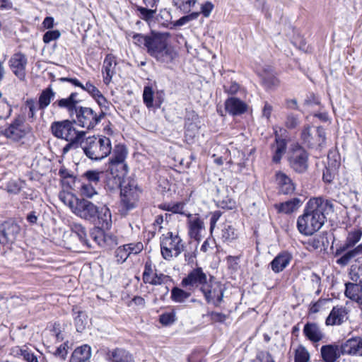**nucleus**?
<instances>
[{
    "mask_svg": "<svg viewBox=\"0 0 362 362\" xmlns=\"http://www.w3.org/2000/svg\"><path fill=\"white\" fill-rule=\"evenodd\" d=\"M191 296V293L179 288H173L171 291V298L177 303H182Z\"/></svg>",
    "mask_w": 362,
    "mask_h": 362,
    "instance_id": "nucleus-44",
    "label": "nucleus"
},
{
    "mask_svg": "<svg viewBox=\"0 0 362 362\" xmlns=\"http://www.w3.org/2000/svg\"><path fill=\"white\" fill-rule=\"evenodd\" d=\"M102 174L103 172L95 170H90L85 172L83 175V177L86 179V182L96 185L100 182Z\"/></svg>",
    "mask_w": 362,
    "mask_h": 362,
    "instance_id": "nucleus-47",
    "label": "nucleus"
},
{
    "mask_svg": "<svg viewBox=\"0 0 362 362\" xmlns=\"http://www.w3.org/2000/svg\"><path fill=\"white\" fill-rule=\"evenodd\" d=\"M162 236L160 247L161 255L165 259L170 260L173 257H177L183 251L184 245L177 235H173L172 232H167Z\"/></svg>",
    "mask_w": 362,
    "mask_h": 362,
    "instance_id": "nucleus-5",
    "label": "nucleus"
},
{
    "mask_svg": "<svg viewBox=\"0 0 362 362\" xmlns=\"http://www.w3.org/2000/svg\"><path fill=\"white\" fill-rule=\"evenodd\" d=\"M354 259L351 251L349 250L339 257L336 262L340 266H346L351 260Z\"/></svg>",
    "mask_w": 362,
    "mask_h": 362,
    "instance_id": "nucleus-57",
    "label": "nucleus"
},
{
    "mask_svg": "<svg viewBox=\"0 0 362 362\" xmlns=\"http://www.w3.org/2000/svg\"><path fill=\"white\" fill-rule=\"evenodd\" d=\"M94 241L100 247L110 249L118 244L117 238L111 233H105L103 230L95 229L91 233Z\"/></svg>",
    "mask_w": 362,
    "mask_h": 362,
    "instance_id": "nucleus-18",
    "label": "nucleus"
},
{
    "mask_svg": "<svg viewBox=\"0 0 362 362\" xmlns=\"http://www.w3.org/2000/svg\"><path fill=\"white\" fill-rule=\"evenodd\" d=\"M188 221L189 234L190 237L196 240H200L201 231L204 228V222L198 217L189 216Z\"/></svg>",
    "mask_w": 362,
    "mask_h": 362,
    "instance_id": "nucleus-29",
    "label": "nucleus"
},
{
    "mask_svg": "<svg viewBox=\"0 0 362 362\" xmlns=\"http://www.w3.org/2000/svg\"><path fill=\"white\" fill-rule=\"evenodd\" d=\"M274 156L272 160L274 163H279L286 152V142L284 139L276 138V143L272 146Z\"/></svg>",
    "mask_w": 362,
    "mask_h": 362,
    "instance_id": "nucleus-38",
    "label": "nucleus"
},
{
    "mask_svg": "<svg viewBox=\"0 0 362 362\" xmlns=\"http://www.w3.org/2000/svg\"><path fill=\"white\" fill-rule=\"evenodd\" d=\"M73 213L81 218L93 221L98 214V207L85 199H78Z\"/></svg>",
    "mask_w": 362,
    "mask_h": 362,
    "instance_id": "nucleus-12",
    "label": "nucleus"
},
{
    "mask_svg": "<svg viewBox=\"0 0 362 362\" xmlns=\"http://www.w3.org/2000/svg\"><path fill=\"white\" fill-rule=\"evenodd\" d=\"M173 4L184 13H188L195 5L197 0H172Z\"/></svg>",
    "mask_w": 362,
    "mask_h": 362,
    "instance_id": "nucleus-46",
    "label": "nucleus"
},
{
    "mask_svg": "<svg viewBox=\"0 0 362 362\" xmlns=\"http://www.w3.org/2000/svg\"><path fill=\"white\" fill-rule=\"evenodd\" d=\"M31 132V127L25 122L23 116L18 115L6 128L3 134L8 139L19 141Z\"/></svg>",
    "mask_w": 362,
    "mask_h": 362,
    "instance_id": "nucleus-6",
    "label": "nucleus"
},
{
    "mask_svg": "<svg viewBox=\"0 0 362 362\" xmlns=\"http://www.w3.org/2000/svg\"><path fill=\"white\" fill-rule=\"evenodd\" d=\"M71 233L68 240V243L71 249H80L81 246L86 248L91 247L87 239V231L81 224L72 223L70 225Z\"/></svg>",
    "mask_w": 362,
    "mask_h": 362,
    "instance_id": "nucleus-11",
    "label": "nucleus"
},
{
    "mask_svg": "<svg viewBox=\"0 0 362 362\" xmlns=\"http://www.w3.org/2000/svg\"><path fill=\"white\" fill-rule=\"evenodd\" d=\"M139 11H140L143 19L148 21L151 26V22L153 21V14L156 13V9H147L146 8L140 7Z\"/></svg>",
    "mask_w": 362,
    "mask_h": 362,
    "instance_id": "nucleus-55",
    "label": "nucleus"
},
{
    "mask_svg": "<svg viewBox=\"0 0 362 362\" xmlns=\"http://www.w3.org/2000/svg\"><path fill=\"white\" fill-rule=\"evenodd\" d=\"M96 218H98L99 224L101 228L105 230H108L112 226V215L110 209L104 206L100 210L98 209V214Z\"/></svg>",
    "mask_w": 362,
    "mask_h": 362,
    "instance_id": "nucleus-37",
    "label": "nucleus"
},
{
    "mask_svg": "<svg viewBox=\"0 0 362 362\" xmlns=\"http://www.w3.org/2000/svg\"><path fill=\"white\" fill-rule=\"evenodd\" d=\"M175 321V313L173 310L165 312L160 315V323L169 325Z\"/></svg>",
    "mask_w": 362,
    "mask_h": 362,
    "instance_id": "nucleus-52",
    "label": "nucleus"
},
{
    "mask_svg": "<svg viewBox=\"0 0 362 362\" xmlns=\"http://www.w3.org/2000/svg\"><path fill=\"white\" fill-rule=\"evenodd\" d=\"M91 356V349L87 344L76 348L70 358L69 362H88Z\"/></svg>",
    "mask_w": 362,
    "mask_h": 362,
    "instance_id": "nucleus-31",
    "label": "nucleus"
},
{
    "mask_svg": "<svg viewBox=\"0 0 362 362\" xmlns=\"http://www.w3.org/2000/svg\"><path fill=\"white\" fill-rule=\"evenodd\" d=\"M292 258V255L287 251L280 252L270 263L272 271L275 273L282 272L290 264Z\"/></svg>",
    "mask_w": 362,
    "mask_h": 362,
    "instance_id": "nucleus-23",
    "label": "nucleus"
},
{
    "mask_svg": "<svg viewBox=\"0 0 362 362\" xmlns=\"http://www.w3.org/2000/svg\"><path fill=\"white\" fill-rule=\"evenodd\" d=\"M111 156L108 163L124 162L128 155V150L124 145L117 144L112 148Z\"/></svg>",
    "mask_w": 362,
    "mask_h": 362,
    "instance_id": "nucleus-36",
    "label": "nucleus"
},
{
    "mask_svg": "<svg viewBox=\"0 0 362 362\" xmlns=\"http://www.w3.org/2000/svg\"><path fill=\"white\" fill-rule=\"evenodd\" d=\"M303 143L309 148H321L326 140L324 129L319 127L312 128L310 126L305 127L301 132Z\"/></svg>",
    "mask_w": 362,
    "mask_h": 362,
    "instance_id": "nucleus-8",
    "label": "nucleus"
},
{
    "mask_svg": "<svg viewBox=\"0 0 362 362\" xmlns=\"http://www.w3.org/2000/svg\"><path fill=\"white\" fill-rule=\"evenodd\" d=\"M157 274L153 272L152 264L151 261H147L145 264L144 272L143 274V279L145 283L151 284H157Z\"/></svg>",
    "mask_w": 362,
    "mask_h": 362,
    "instance_id": "nucleus-41",
    "label": "nucleus"
},
{
    "mask_svg": "<svg viewBox=\"0 0 362 362\" xmlns=\"http://www.w3.org/2000/svg\"><path fill=\"white\" fill-rule=\"evenodd\" d=\"M144 102L148 107L153 105V91L150 86H146L143 93Z\"/></svg>",
    "mask_w": 362,
    "mask_h": 362,
    "instance_id": "nucleus-53",
    "label": "nucleus"
},
{
    "mask_svg": "<svg viewBox=\"0 0 362 362\" xmlns=\"http://www.w3.org/2000/svg\"><path fill=\"white\" fill-rule=\"evenodd\" d=\"M139 192L137 184L134 180L123 181L121 187V204L126 211L136 207Z\"/></svg>",
    "mask_w": 362,
    "mask_h": 362,
    "instance_id": "nucleus-7",
    "label": "nucleus"
},
{
    "mask_svg": "<svg viewBox=\"0 0 362 362\" xmlns=\"http://www.w3.org/2000/svg\"><path fill=\"white\" fill-rule=\"evenodd\" d=\"M221 238L224 241L233 240L236 238L235 230L230 224H225L222 228Z\"/></svg>",
    "mask_w": 362,
    "mask_h": 362,
    "instance_id": "nucleus-50",
    "label": "nucleus"
},
{
    "mask_svg": "<svg viewBox=\"0 0 362 362\" xmlns=\"http://www.w3.org/2000/svg\"><path fill=\"white\" fill-rule=\"evenodd\" d=\"M60 35L61 33L58 30H49L44 34L43 42L45 43H49L53 40H57Z\"/></svg>",
    "mask_w": 362,
    "mask_h": 362,
    "instance_id": "nucleus-58",
    "label": "nucleus"
},
{
    "mask_svg": "<svg viewBox=\"0 0 362 362\" xmlns=\"http://www.w3.org/2000/svg\"><path fill=\"white\" fill-rule=\"evenodd\" d=\"M272 69L269 67L268 70H265L262 74V81L268 88H272L278 86L279 84L278 79L274 77V76L272 74Z\"/></svg>",
    "mask_w": 362,
    "mask_h": 362,
    "instance_id": "nucleus-43",
    "label": "nucleus"
},
{
    "mask_svg": "<svg viewBox=\"0 0 362 362\" xmlns=\"http://www.w3.org/2000/svg\"><path fill=\"white\" fill-rule=\"evenodd\" d=\"M59 198L61 202H62L65 205L70 208L72 212L74 209L76 202L79 199L76 197L74 194L66 191L60 192L59 194Z\"/></svg>",
    "mask_w": 362,
    "mask_h": 362,
    "instance_id": "nucleus-40",
    "label": "nucleus"
},
{
    "mask_svg": "<svg viewBox=\"0 0 362 362\" xmlns=\"http://www.w3.org/2000/svg\"><path fill=\"white\" fill-rule=\"evenodd\" d=\"M273 112V107L268 102L264 103V107L262 112V117L266 118L267 121L269 122Z\"/></svg>",
    "mask_w": 362,
    "mask_h": 362,
    "instance_id": "nucleus-64",
    "label": "nucleus"
},
{
    "mask_svg": "<svg viewBox=\"0 0 362 362\" xmlns=\"http://www.w3.org/2000/svg\"><path fill=\"white\" fill-rule=\"evenodd\" d=\"M276 182L279 192L284 194H290L296 189L292 180L284 173L278 172L276 173Z\"/></svg>",
    "mask_w": 362,
    "mask_h": 362,
    "instance_id": "nucleus-21",
    "label": "nucleus"
},
{
    "mask_svg": "<svg viewBox=\"0 0 362 362\" xmlns=\"http://www.w3.org/2000/svg\"><path fill=\"white\" fill-rule=\"evenodd\" d=\"M226 110L230 115H238L247 110V105L237 98H230L225 103Z\"/></svg>",
    "mask_w": 362,
    "mask_h": 362,
    "instance_id": "nucleus-28",
    "label": "nucleus"
},
{
    "mask_svg": "<svg viewBox=\"0 0 362 362\" xmlns=\"http://www.w3.org/2000/svg\"><path fill=\"white\" fill-rule=\"evenodd\" d=\"M21 189V186L16 180H11L6 185V191L9 194H17L20 192Z\"/></svg>",
    "mask_w": 362,
    "mask_h": 362,
    "instance_id": "nucleus-59",
    "label": "nucleus"
},
{
    "mask_svg": "<svg viewBox=\"0 0 362 362\" xmlns=\"http://www.w3.org/2000/svg\"><path fill=\"white\" fill-rule=\"evenodd\" d=\"M82 89L88 93L93 98L100 93L98 88L90 81L83 85Z\"/></svg>",
    "mask_w": 362,
    "mask_h": 362,
    "instance_id": "nucleus-61",
    "label": "nucleus"
},
{
    "mask_svg": "<svg viewBox=\"0 0 362 362\" xmlns=\"http://www.w3.org/2000/svg\"><path fill=\"white\" fill-rule=\"evenodd\" d=\"M28 58L26 55L18 52L11 55L8 60V66L13 74L21 81H24L26 76Z\"/></svg>",
    "mask_w": 362,
    "mask_h": 362,
    "instance_id": "nucleus-13",
    "label": "nucleus"
},
{
    "mask_svg": "<svg viewBox=\"0 0 362 362\" xmlns=\"http://www.w3.org/2000/svg\"><path fill=\"white\" fill-rule=\"evenodd\" d=\"M56 93L49 86L42 90L38 98V110H45L55 98Z\"/></svg>",
    "mask_w": 362,
    "mask_h": 362,
    "instance_id": "nucleus-33",
    "label": "nucleus"
},
{
    "mask_svg": "<svg viewBox=\"0 0 362 362\" xmlns=\"http://www.w3.org/2000/svg\"><path fill=\"white\" fill-rule=\"evenodd\" d=\"M185 128V136L186 137H189L190 139H193L199 131L198 126L193 122H187L186 124Z\"/></svg>",
    "mask_w": 362,
    "mask_h": 362,
    "instance_id": "nucleus-56",
    "label": "nucleus"
},
{
    "mask_svg": "<svg viewBox=\"0 0 362 362\" xmlns=\"http://www.w3.org/2000/svg\"><path fill=\"white\" fill-rule=\"evenodd\" d=\"M345 295L347 298L362 305V284L346 283Z\"/></svg>",
    "mask_w": 362,
    "mask_h": 362,
    "instance_id": "nucleus-30",
    "label": "nucleus"
},
{
    "mask_svg": "<svg viewBox=\"0 0 362 362\" xmlns=\"http://www.w3.org/2000/svg\"><path fill=\"white\" fill-rule=\"evenodd\" d=\"M199 16L198 13H192L189 15L185 16L182 18H180L179 20L176 21L174 23L175 26H182L186 24L187 23L189 22L190 21H192L194 19H196Z\"/></svg>",
    "mask_w": 362,
    "mask_h": 362,
    "instance_id": "nucleus-60",
    "label": "nucleus"
},
{
    "mask_svg": "<svg viewBox=\"0 0 362 362\" xmlns=\"http://www.w3.org/2000/svg\"><path fill=\"white\" fill-rule=\"evenodd\" d=\"M25 107L28 109V117L30 122H33L36 119V111L38 105L33 99H28L25 102Z\"/></svg>",
    "mask_w": 362,
    "mask_h": 362,
    "instance_id": "nucleus-49",
    "label": "nucleus"
},
{
    "mask_svg": "<svg viewBox=\"0 0 362 362\" xmlns=\"http://www.w3.org/2000/svg\"><path fill=\"white\" fill-rule=\"evenodd\" d=\"M75 116L74 124L87 129H92L100 122L105 112L103 110L96 112L90 107L80 106L77 108Z\"/></svg>",
    "mask_w": 362,
    "mask_h": 362,
    "instance_id": "nucleus-4",
    "label": "nucleus"
},
{
    "mask_svg": "<svg viewBox=\"0 0 362 362\" xmlns=\"http://www.w3.org/2000/svg\"><path fill=\"white\" fill-rule=\"evenodd\" d=\"M163 35L164 34L160 33V58H161L162 62L168 63L175 59L177 54L171 46L162 42Z\"/></svg>",
    "mask_w": 362,
    "mask_h": 362,
    "instance_id": "nucleus-35",
    "label": "nucleus"
},
{
    "mask_svg": "<svg viewBox=\"0 0 362 362\" xmlns=\"http://www.w3.org/2000/svg\"><path fill=\"white\" fill-rule=\"evenodd\" d=\"M207 275L202 267H197L191 270L187 275L182 279L180 285L189 291H194L199 288L200 291L209 283Z\"/></svg>",
    "mask_w": 362,
    "mask_h": 362,
    "instance_id": "nucleus-9",
    "label": "nucleus"
},
{
    "mask_svg": "<svg viewBox=\"0 0 362 362\" xmlns=\"http://www.w3.org/2000/svg\"><path fill=\"white\" fill-rule=\"evenodd\" d=\"M74 124V121L66 119L54 122L51 125L52 133L55 137L68 141L62 148L63 155H66L71 151H76L79 147V143L86 134L85 132L77 130Z\"/></svg>",
    "mask_w": 362,
    "mask_h": 362,
    "instance_id": "nucleus-2",
    "label": "nucleus"
},
{
    "mask_svg": "<svg viewBox=\"0 0 362 362\" xmlns=\"http://www.w3.org/2000/svg\"><path fill=\"white\" fill-rule=\"evenodd\" d=\"M348 310L344 306H335L325 320L327 326L340 325L348 320Z\"/></svg>",
    "mask_w": 362,
    "mask_h": 362,
    "instance_id": "nucleus-19",
    "label": "nucleus"
},
{
    "mask_svg": "<svg viewBox=\"0 0 362 362\" xmlns=\"http://www.w3.org/2000/svg\"><path fill=\"white\" fill-rule=\"evenodd\" d=\"M341 354L342 355H349L352 356H362V337H354L347 339L340 346Z\"/></svg>",
    "mask_w": 362,
    "mask_h": 362,
    "instance_id": "nucleus-17",
    "label": "nucleus"
},
{
    "mask_svg": "<svg viewBox=\"0 0 362 362\" xmlns=\"http://www.w3.org/2000/svg\"><path fill=\"white\" fill-rule=\"evenodd\" d=\"M308 153L301 147L293 150L289 162L291 167L298 173H303L308 168Z\"/></svg>",
    "mask_w": 362,
    "mask_h": 362,
    "instance_id": "nucleus-15",
    "label": "nucleus"
},
{
    "mask_svg": "<svg viewBox=\"0 0 362 362\" xmlns=\"http://www.w3.org/2000/svg\"><path fill=\"white\" fill-rule=\"evenodd\" d=\"M303 334L313 342H318L325 337V334L315 322H307L303 328Z\"/></svg>",
    "mask_w": 362,
    "mask_h": 362,
    "instance_id": "nucleus-27",
    "label": "nucleus"
},
{
    "mask_svg": "<svg viewBox=\"0 0 362 362\" xmlns=\"http://www.w3.org/2000/svg\"><path fill=\"white\" fill-rule=\"evenodd\" d=\"M334 211L332 201L322 197L310 199L306 204L303 214L297 221L298 231L305 235H312L318 231L326 219V215Z\"/></svg>",
    "mask_w": 362,
    "mask_h": 362,
    "instance_id": "nucleus-1",
    "label": "nucleus"
},
{
    "mask_svg": "<svg viewBox=\"0 0 362 362\" xmlns=\"http://www.w3.org/2000/svg\"><path fill=\"white\" fill-rule=\"evenodd\" d=\"M12 112L10 105L5 100H0V120L9 117Z\"/></svg>",
    "mask_w": 362,
    "mask_h": 362,
    "instance_id": "nucleus-51",
    "label": "nucleus"
},
{
    "mask_svg": "<svg viewBox=\"0 0 362 362\" xmlns=\"http://www.w3.org/2000/svg\"><path fill=\"white\" fill-rule=\"evenodd\" d=\"M301 203L302 202L300 199L293 198L287 202L281 203L276 206V208L279 212L289 214L296 210L300 206Z\"/></svg>",
    "mask_w": 362,
    "mask_h": 362,
    "instance_id": "nucleus-39",
    "label": "nucleus"
},
{
    "mask_svg": "<svg viewBox=\"0 0 362 362\" xmlns=\"http://www.w3.org/2000/svg\"><path fill=\"white\" fill-rule=\"evenodd\" d=\"M79 192L81 196L86 198H92L94 195L98 194L94 185L86 182L81 183L79 187Z\"/></svg>",
    "mask_w": 362,
    "mask_h": 362,
    "instance_id": "nucleus-45",
    "label": "nucleus"
},
{
    "mask_svg": "<svg viewBox=\"0 0 362 362\" xmlns=\"http://www.w3.org/2000/svg\"><path fill=\"white\" fill-rule=\"evenodd\" d=\"M212 277L211 276L209 283L201 291L204 294L206 300L208 303H212L215 305H218L223 297V291L221 286L216 284H212Z\"/></svg>",
    "mask_w": 362,
    "mask_h": 362,
    "instance_id": "nucleus-14",
    "label": "nucleus"
},
{
    "mask_svg": "<svg viewBox=\"0 0 362 362\" xmlns=\"http://www.w3.org/2000/svg\"><path fill=\"white\" fill-rule=\"evenodd\" d=\"M107 170L114 177L119 179L124 178L128 173L129 168L124 162L108 163Z\"/></svg>",
    "mask_w": 362,
    "mask_h": 362,
    "instance_id": "nucleus-32",
    "label": "nucleus"
},
{
    "mask_svg": "<svg viewBox=\"0 0 362 362\" xmlns=\"http://www.w3.org/2000/svg\"><path fill=\"white\" fill-rule=\"evenodd\" d=\"M82 314V312H78V315L74 319L76 330L79 332H81L86 327V322L83 320L84 315Z\"/></svg>",
    "mask_w": 362,
    "mask_h": 362,
    "instance_id": "nucleus-62",
    "label": "nucleus"
},
{
    "mask_svg": "<svg viewBox=\"0 0 362 362\" xmlns=\"http://www.w3.org/2000/svg\"><path fill=\"white\" fill-rule=\"evenodd\" d=\"M78 93H71L70 95L66 98H62L52 103V107L66 109L71 117L76 112L78 100H77Z\"/></svg>",
    "mask_w": 362,
    "mask_h": 362,
    "instance_id": "nucleus-20",
    "label": "nucleus"
},
{
    "mask_svg": "<svg viewBox=\"0 0 362 362\" xmlns=\"http://www.w3.org/2000/svg\"><path fill=\"white\" fill-rule=\"evenodd\" d=\"M105 358L110 362H133L131 354L123 349L108 350Z\"/></svg>",
    "mask_w": 362,
    "mask_h": 362,
    "instance_id": "nucleus-26",
    "label": "nucleus"
},
{
    "mask_svg": "<svg viewBox=\"0 0 362 362\" xmlns=\"http://www.w3.org/2000/svg\"><path fill=\"white\" fill-rule=\"evenodd\" d=\"M13 353L16 356H22L27 362H39L37 357L28 349L16 347Z\"/></svg>",
    "mask_w": 362,
    "mask_h": 362,
    "instance_id": "nucleus-42",
    "label": "nucleus"
},
{
    "mask_svg": "<svg viewBox=\"0 0 362 362\" xmlns=\"http://www.w3.org/2000/svg\"><path fill=\"white\" fill-rule=\"evenodd\" d=\"M362 230L361 228L354 229L348 233L344 245L336 250L335 255L339 256L347 250L354 247L361 239Z\"/></svg>",
    "mask_w": 362,
    "mask_h": 362,
    "instance_id": "nucleus-25",
    "label": "nucleus"
},
{
    "mask_svg": "<svg viewBox=\"0 0 362 362\" xmlns=\"http://www.w3.org/2000/svg\"><path fill=\"white\" fill-rule=\"evenodd\" d=\"M300 124V119L297 115L292 113L287 115L285 126L288 129H294Z\"/></svg>",
    "mask_w": 362,
    "mask_h": 362,
    "instance_id": "nucleus-54",
    "label": "nucleus"
},
{
    "mask_svg": "<svg viewBox=\"0 0 362 362\" xmlns=\"http://www.w3.org/2000/svg\"><path fill=\"white\" fill-rule=\"evenodd\" d=\"M21 230L20 226L13 221H6L0 229V252L9 247L17 238Z\"/></svg>",
    "mask_w": 362,
    "mask_h": 362,
    "instance_id": "nucleus-10",
    "label": "nucleus"
},
{
    "mask_svg": "<svg viewBox=\"0 0 362 362\" xmlns=\"http://www.w3.org/2000/svg\"><path fill=\"white\" fill-rule=\"evenodd\" d=\"M115 57L111 54H107L103 62V81L105 84H109L112 80V76L115 74L116 67Z\"/></svg>",
    "mask_w": 362,
    "mask_h": 362,
    "instance_id": "nucleus-24",
    "label": "nucleus"
},
{
    "mask_svg": "<svg viewBox=\"0 0 362 362\" xmlns=\"http://www.w3.org/2000/svg\"><path fill=\"white\" fill-rule=\"evenodd\" d=\"M144 249L141 243H129L117 247L115 250V257L118 263H124L131 255H137Z\"/></svg>",
    "mask_w": 362,
    "mask_h": 362,
    "instance_id": "nucleus-16",
    "label": "nucleus"
},
{
    "mask_svg": "<svg viewBox=\"0 0 362 362\" xmlns=\"http://www.w3.org/2000/svg\"><path fill=\"white\" fill-rule=\"evenodd\" d=\"M144 46L146 47L148 52L158 59V33L152 30L151 35H147Z\"/></svg>",
    "mask_w": 362,
    "mask_h": 362,
    "instance_id": "nucleus-34",
    "label": "nucleus"
},
{
    "mask_svg": "<svg viewBox=\"0 0 362 362\" xmlns=\"http://www.w3.org/2000/svg\"><path fill=\"white\" fill-rule=\"evenodd\" d=\"M310 354L308 350L303 346H299L295 352V362H308Z\"/></svg>",
    "mask_w": 362,
    "mask_h": 362,
    "instance_id": "nucleus-48",
    "label": "nucleus"
},
{
    "mask_svg": "<svg viewBox=\"0 0 362 362\" xmlns=\"http://www.w3.org/2000/svg\"><path fill=\"white\" fill-rule=\"evenodd\" d=\"M320 354L323 362H336L341 354L339 345L331 344L322 346Z\"/></svg>",
    "mask_w": 362,
    "mask_h": 362,
    "instance_id": "nucleus-22",
    "label": "nucleus"
},
{
    "mask_svg": "<svg viewBox=\"0 0 362 362\" xmlns=\"http://www.w3.org/2000/svg\"><path fill=\"white\" fill-rule=\"evenodd\" d=\"M94 99L100 107L104 108L105 110L109 109V102L103 96L101 92L96 95Z\"/></svg>",
    "mask_w": 362,
    "mask_h": 362,
    "instance_id": "nucleus-63",
    "label": "nucleus"
},
{
    "mask_svg": "<svg viewBox=\"0 0 362 362\" xmlns=\"http://www.w3.org/2000/svg\"><path fill=\"white\" fill-rule=\"evenodd\" d=\"M84 154L90 160H100L108 156L112 151L110 138L105 136H92L83 138L79 143Z\"/></svg>",
    "mask_w": 362,
    "mask_h": 362,
    "instance_id": "nucleus-3",
    "label": "nucleus"
}]
</instances>
